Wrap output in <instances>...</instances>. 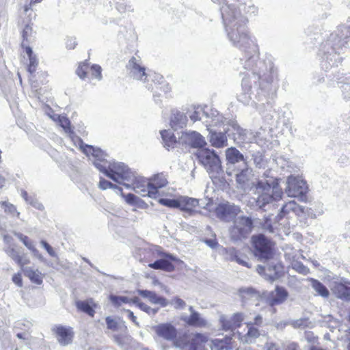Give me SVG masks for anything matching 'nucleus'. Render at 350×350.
I'll use <instances>...</instances> for the list:
<instances>
[{
  "mask_svg": "<svg viewBox=\"0 0 350 350\" xmlns=\"http://www.w3.org/2000/svg\"><path fill=\"white\" fill-rule=\"evenodd\" d=\"M116 8L120 14L133 12L134 8L131 5L126 4L124 1H118L116 4Z\"/></svg>",
  "mask_w": 350,
  "mask_h": 350,
  "instance_id": "nucleus-48",
  "label": "nucleus"
},
{
  "mask_svg": "<svg viewBox=\"0 0 350 350\" xmlns=\"http://www.w3.org/2000/svg\"><path fill=\"white\" fill-rule=\"evenodd\" d=\"M185 113L193 122L198 120H202L204 122L207 111H205L200 106L192 105L186 109Z\"/></svg>",
  "mask_w": 350,
  "mask_h": 350,
  "instance_id": "nucleus-28",
  "label": "nucleus"
},
{
  "mask_svg": "<svg viewBox=\"0 0 350 350\" xmlns=\"http://www.w3.org/2000/svg\"><path fill=\"white\" fill-rule=\"evenodd\" d=\"M22 38L21 46L24 49L27 46L26 43H29L33 40V31L31 25L27 24L25 26L22 31Z\"/></svg>",
  "mask_w": 350,
  "mask_h": 350,
  "instance_id": "nucleus-41",
  "label": "nucleus"
},
{
  "mask_svg": "<svg viewBox=\"0 0 350 350\" xmlns=\"http://www.w3.org/2000/svg\"><path fill=\"white\" fill-rule=\"evenodd\" d=\"M109 299L113 306L120 307L123 304H133L132 299L126 296H118L115 295H110Z\"/></svg>",
  "mask_w": 350,
  "mask_h": 350,
  "instance_id": "nucleus-44",
  "label": "nucleus"
},
{
  "mask_svg": "<svg viewBox=\"0 0 350 350\" xmlns=\"http://www.w3.org/2000/svg\"><path fill=\"white\" fill-rule=\"evenodd\" d=\"M152 329L157 336L166 341L173 342L174 347L180 350H205V343L207 342V337L200 333L190 336H183L177 338L178 331L174 325L170 323H162L152 327Z\"/></svg>",
  "mask_w": 350,
  "mask_h": 350,
  "instance_id": "nucleus-5",
  "label": "nucleus"
},
{
  "mask_svg": "<svg viewBox=\"0 0 350 350\" xmlns=\"http://www.w3.org/2000/svg\"><path fill=\"white\" fill-rule=\"evenodd\" d=\"M288 295V293L284 287L276 286L274 291L269 293L267 301L271 306L279 305L286 301Z\"/></svg>",
  "mask_w": 350,
  "mask_h": 350,
  "instance_id": "nucleus-19",
  "label": "nucleus"
},
{
  "mask_svg": "<svg viewBox=\"0 0 350 350\" xmlns=\"http://www.w3.org/2000/svg\"><path fill=\"white\" fill-rule=\"evenodd\" d=\"M309 281L310 282V286L318 295L321 296L323 298H327L329 297V292L328 289L321 282L313 278H310Z\"/></svg>",
  "mask_w": 350,
  "mask_h": 350,
  "instance_id": "nucleus-35",
  "label": "nucleus"
},
{
  "mask_svg": "<svg viewBox=\"0 0 350 350\" xmlns=\"http://www.w3.org/2000/svg\"><path fill=\"white\" fill-rule=\"evenodd\" d=\"M150 181H151V187L156 189L154 199H157L161 196L167 195V193H165L162 190V189L165 187L168 184L166 176L164 174L160 173L151 176Z\"/></svg>",
  "mask_w": 350,
  "mask_h": 350,
  "instance_id": "nucleus-21",
  "label": "nucleus"
},
{
  "mask_svg": "<svg viewBox=\"0 0 350 350\" xmlns=\"http://www.w3.org/2000/svg\"><path fill=\"white\" fill-rule=\"evenodd\" d=\"M333 292L338 298L350 301V286L341 283L336 284L333 288Z\"/></svg>",
  "mask_w": 350,
  "mask_h": 350,
  "instance_id": "nucleus-33",
  "label": "nucleus"
},
{
  "mask_svg": "<svg viewBox=\"0 0 350 350\" xmlns=\"http://www.w3.org/2000/svg\"><path fill=\"white\" fill-rule=\"evenodd\" d=\"M24 49L25 52L26 53L29 58V63L27 64V71L31 75H32L36 71L39 62L37 58V56L33 53L30 46H26L25 48H24Z\"/></svg>",
  "mask_w": 350,
  "mask_h": 350,
  "instance_id": "nucleus-32",
  "label": "nucleus"
},
{
  "mask_svg": "<svg viewBox=\"0 0 350 350\" xmlns=\"http://www.w3.org/2000/svg\"><path fill=\"white\" fill-rule=\"evenodd\" d=\"M196 156L211 179L217 178L222 172L221 161L215 150L202 148L198 150Z\"/></svg>",
  "mask_w": 350,
  "mask_h": 350,
  "instance_id": "nucleus-9",
  "label": "nucleus"
},
{
  "mask_svg": "<svg viewBox=\"0 0 350 350\" xmlns=\"http://www.w3.org/2000/svg\"><path fill=\"white\" fill-rule=\"evenodd\" d=\"M338 83H341L340 89L344 99L350 100V75L347 77H337Z\"/></svg>",
  "mask_w": 350,
  "mask_h": 350,
  "instance_id": "nucleus-37",
  "label": "nucleus"
},
{
  "mask_svg": "<svg viewBox=\"0 0 350 350\" xmlns=\"http://www.w3.org/2000/svg\"><path fill=\"white\" fill-rule=\"evenodd\" d=\"M245 315L243 313L237 312L234 313L232 316V323L235 326L236 329L241 325L243 321L244 320Z\"/></svg>",
  "mask_w": 350,
  "mask_h": 350,
  "instance_id": "nucleus-52",
  "label": "nucleus"
},
{
  "mask_svg": "<svg viewBox=\"0 0 350 350\" xmlns=\"http://www.w3.org/2000/svg\"><path fill=\"white\" fill-rule=\"evenodd\" d=\"M48 116L51 119H52L53 121L58 122L59 120L60 119L61 116L60 115L55 114L53 112L51 108L49 109V111L46 112Z\"/></svg>",
  "mask_w": 350,
  "mask_h": 350,
  "instance_id": "nucleus-61",
  "label": "nucleus"
},
{
  "mask_svg": "<svg viewBox=\"0 0 350 350\" xmlns=\"http://www.w3.org/2000/svg\"><path fill=\"white\" fill-rule=\"evenodd\" d=\"M200 200V203H199V205L198 206V207H200V208H204V209H209V206L210 205L213 203V200L210 198L208 199H202V200Z\"/></svg>",
  "mask_w": 350,
  "mask_h": 350,
  "instance_id": "nucleus-57",
  "label": "nucleus"
},
{
  "mask_svg": "<svg viewBox=\"0 0 350 350\" xmlns=\"http://www.w3.org/2000/svg\"><path fill=\"white\" fill-rule=\"evenodd\" d=\"M40 245L46 250L49 256L55 258L57 257V254L55 252L54 249L46 241L42 240L40 241Z\"/></svg>",
  "mask_w": 350,
  "mask_h": 350,
  "instance_id": "nucleus-55",
  "label": "nucleus"
},
{
  "mask_svg": "<svg viewBox=\"0 0 350 350\" xmlns=\"http://www.w3.org/2000/svg\"><path fill=\"white\" fill-rule=\"evenodd\" d=\"M38 210H43L44 206L33 196H30L27 202Z\"/></svg>",
  "mask_w": 350,
  "mask_h": 350,
  "instance_id": "nucleus-56",
  "label": "nucleus"
},
{
  "mask_svg": "<svg viewBox=\"0 0 350 350\" xmlns=\"http://www.w3.org/2000/svg\"><path fill=\"white\" fill-rule=\"evenodd\" d=\"M42 0H29V3L28 4L25 5L24 11L27 13L29 10H31V6L36 3L41 2Z\"/></svg>",
  "mask_w": 350,
  "mask_h": 350,
  "instance_id": "nucleus-62",
  "label": "nucleus"
},
{
  "mask_svg": "<svg viewBox=\"0 0 350 350\" xmlns=\"http://www.w3.org/2000/svg\"><path fill=\"white\" fill-rule=\"evenodd\" d=\"M220 10L227 38L234 47L243 52L240 63L247 71L242 79L243 93L238 96L239 101L247 105L252 100L251 95L254 94L262 105L270 104L276 93L273 81L278 77V69L271 55L259 58L256 40L247 27V16H256L258 8L249 1L224 4Z\"/></svg>",
  "mask_w": 350,
  "mask_h": 350,
  "instance_id": "nucleus-1",
  "label": "nucleus"
},
{
  "mask_svg": "<svg viewBox=\"0 0 350 350\" xmlns=\"http://www.w3.org/2000/svg\"><path fill=\"white\" fill-rule=\"evenodd\" d=\"M59 126L64 129L65 133L69 135L71 138H73L74 133L70 127V122L66 117L62 116L58 121Z\"/></svg>",
  "mask_w": 350,
  "mask_h": 350,
  "instance_id": "nucleus-47",
  "label": "nucleus"
},
{
  "mask_svg": "<svg viewBox=\"0 0 350 350\" xmlns=\"http://www.w3.org/2000/svg\"><path fill=\"white\" fill-rule=\"evenodd\" d=\"M129 180L125 183L124 187L131 189L142 197L155 198L156 189L151 187L150 178H145L133 173Z\"/></svg>",
  "mask_w": 350,
  "mask_h": 350,
  "instance_id": "nucleus-10",
  "label": "nucleus"
},
{
  "mask_svg": "<svg viewBox=\"0 0 350 350\" xmlns=\"http://www.w3.org/2000/svg\"><path fill=\"white\" fill-rule=\"evenodd\" d=\"M126 68L129 77L144 83L146 88L153 92L154 98L159 95L160 92L167 93L170 90L162 75L152 72H146L139 57H132Z\"/></svg>",
  "mask_w": 350,
  "mask_h": 350,
  "instance_id": "nucleus-6",
  "label": "nucleus"
},
{
  "mask_svg": "<svg viewBox=\"0 0 350 350\" xmlns=\"http://www.w3.org/2000/svg\"><path fill=\"white\" fill-rule=\"evenodd\" d=\"M265 348V350H279L278 346L273 342H267Z\"/></svg>",
  "mask_w": 350,
  "mask_h": 350,
  "instance_id": "nucleus-64",
  "label": "nucleus"
},
{
  "mask_svg": "<svg viewBox=\"0 0 350 350\" xmlns=\"http://www.w3.org/2000/svg\"><path fill=\"white\" fill-rule=\"evenodd\" d=\"M5 253L12 258L21 269L25 265L29 263V260L25 254L21 255L19 252L16 249L15 245H5L3 247Z\"/></svg>",
  "mask_w": 350,
  "mask_h": 350,
  "instance_id": "nucleus-22",
  "label": "nucleus"
},
{
  "mask_svg": "<svg viewBox=\"0 0 350 350\" xmlns=\"http://www.w3.org/2000/svg\"><path fill=\"white\" fill-rule=\"evenodd\" d=\"M219 322L222 329L225 331L234 332L236 329L235 326L232 323V317H228L226 315H221Z\"/></svg>",
  "mask_w": 350,
  "mask_h": 350,
  "instance_id": "nucleus-45",
  "label": "nucleus"
},
{
  "mask_svg": "<svg viewBox=\"0 0 350 350\" xmlns=\"http://www.w3.org/2000/svg\"><path fill=\"white\" fill-rule=\"evenodd\" d=\"M22 243L25 245V247L29 250L34 257L39 259L41 261H44V258L43 256L39 252V251L36 248L33 242L29 239L27 236H25Z\"/></svg>",
  "mask_w": 350,
  "mask_h": 350,
  "instance_id": "nucleus-42",
  "label": "nucleus"
},
{
  "mask_svg": "<svg viewBox=\"0 0 350 350\" xmlns=\"http://www.w3.org/2000/svg\"><path fill=\"white\" fill-rule=\"evenodd\" d=\"M99 187L104 190L108 188H111L115 191H122V189L120 187L112 184L111 182L104 178H100L99 182Z\"/></svg>",
  "mask_w": 350,
  "mask_h": 350,
  "instance_id": "nucleus-50",
  "label": "nucleus"
},
{
  "mask_svg": "<svg viewBox=\"0 0 350 350\" xmlns=\"http://www.w3.org/2000/svg\"><path fill=\"white\" fill-rule=\"evenodd\" d=\"M239 293L243 304L255 301L260 298L259 293L252 288H241Z\"/></svg>",
  "mask_w": 350,
  "mask_h": 350,
  "instance_id": "nucleus-31",
  "label": "nucleus"
},
{
  "mask_svg": "<svg viewBox=\"0 0 350 350\" xmlns=\"http://www.w3.org/2000/svg\"><path fill=\"white\" fill-rule=\"evenodd\" d=\"M293 267L297 271L304 275H306L309 273V269L299 262H295L293 264Z\"/></svg>",
  "mask_w": 350,
  "mask_h": 350,
  "instance_id": "nucleus-54",
  "label": "nucleus"
},
{
  "mask_svg": "<svg viewBox=\"0 0 350 350\" xmlns=\"http://www.w3.org/2000/svg\"><path fill=\"white\" fill-rule=\"evenodd\" d=\"M173 301H174V307L176 309L184 308L185 306H186V303L183 299H181L178 297L174 298Z\"/></svg>",
  "mask_w": 350,
  "mask_h": 350,
  "instance_id": "nucleus-58",
  "label": "nucleus"
},
{
  "mask_svg": "<svg viewBox=\"0 0 350 350\" xmlns=\"http://www.w3.org/2000/svg\"><path fill=\"white\" fill-rule=\"evenodd\" d=\"M348 22H350L349 18ZM350 38V25H342L330 33L319 48L320 65L323 70L327 71L337 67L342 62L341 54Z\"/></svg>",
  "mask_w": 350,
  "mask_h": 350,
  "instance_id": "nucleus-3",
  "label": "nucleus"
},
{
  "mask_svg": "<svg viewBox=\"0 0 350 350\" xmlns=\"http://www.w3.org/2000/svg\"><path fill=\"white\" fill-rule=\"evenodd\" d=\"M125 200L129 204H134L136 202L137 196L133 193H128L124 197Z\"/></svg>",
  "mask_w": 350,
  "mask_h": 350,
  "instance_id": "nucleus-60",
  "label": "nucleus"
},
{
  "mask_svg": "<svg viewBox=\"0 0 350 350\" xmlns=\"http://www.w3.org/2000/svg\"><path fill=\"white\" fill-rule=\"evenodd\" d=\"M204 124L209 131L214 130L213 127H222L226 133L230 132L231 129L236 131L233 133L234 141L249 140L246 137L247 132L241 128L235 120H227L216 109H211L208 111H207Z\"/></svg>",
  "mask_w": 350,
  "mask_h": 350,
  "instance_id": "nucleus-7",
  "label": "nucleus"
},
{
  "mask_svg": "<svg viewBox=\"0 0 350 350\" xmlns=\"http://www.w3.org/2000/svg\"><path fill=\"white\" fill-rule=\"evenodd\" d=\"M164 146L167 148H174L178 143L176 137L170 130H163L160 131Z\"/></svg>",
  "mask_w": 350,
  "mask_h": 350,
  "instance_id": "nucleus-36",
  "label": "nucleus"
},
{
  "mask_svg": "<svg viewBox=\"0 0 350 350\" xmlns=\"http://www.w3.org/2000/svg\"><path fill=\"white\" fill-rule=\"evenodd\" d=\"M253 221L248 217H239L234 221V226L230 230V234L232 239L238 241L242 238L247 237L252 232Z\"/></svg>",
  "mask_w": 350,
  "mask_h": 350,
  "instance_id": "nucleus-12",
  "label": "nucleus"
},
{
  "mask_svg": "<svg viewBox=\"0 0 350 350\" xmlns=\"http://www.w3.org/2000/svg\"><path fill=\"white\" fill-rule=\"evenodd\" d=\"M105 321H106L107 329L112 330V331L118 330V323L115 319L109 316V317H106Z\"/></svg>",
  "mask_w": 350,
  "mask_h": 350,
  "instance_id": "nucleus-53",
  "label": "nucleus"
},
{
  "mask_svg": "<svg viewBox=\"0 0 350 350\" xmlns=\"http://www.w3.org/2000/svg\"><path fill=\"white\" fill-rule=\"evenodd\" d=\"M238 206L229 202L221 203L215 208L217 217L222 221H230L240 213Z\"/></svg>",
  "mask_w": 350,
  "mask_h": 350,
  "instance_id": "nucleus-14",
  "label": "nucleus"
},
{
  "mask_svg": "<svg viewBox=\"0 0 350 350\" xmlns=\"http://www.w3.org/2000/svg\"><path fill=\"white\" fill-rule=\"evenodd\" d=\"M76 306L79 310L88 314V315L91 317L94 315L95 311L88 302L85 301H79L76 303Z\"/></svg>",
  "mask_w": 350,
  "mask_h": 350,
  "instance_id": "nucleus-46",
  "label": "nucleus"
},
{
  "mask_svg": "<svg viewBox=\"0 0 350 350\" xmlns=\"http://www.w3.org/2000/svg\"><path fill=\"white\" fill-rule=\"evenodd\" d=\"M246 327L247 328L246 334H242L237 332L238 338L243 343H252L260 336V330L256 326H254L252 322L246 323Z\"/></svg>",
  "mask_w": 350,
  "mask_h": 350,
  "instance_id": "nucleus-23",
  "label": "nucleus"
},
{
  "mask_svg": "<svg viewBox=\"0 0 350 350\" xmlns=\"http://www.w3.org/2000/svg\"><path fill=\"white\" fill-rule=\"evenodd\" d=\"M226 157L227 161L232 163L235 164L240 161H243L245 165H247V161L244 156L236 148H229L226 150Z\"/></svg>",
  "mask_w": 350,
  "mask_h": 350,
  "instance_id": "nucleus-30",
  "label": "nucleus"
},
{
  "mask_svg": "<svg viewBox=\"0 0 350 350\" xmlns=\"http://www.w3.org/2000/svg\"><path fill=\"white\" fill-rule=\"evenodd\" d=\"M102 68L98 64H93L90 66L88 62L80 63L76 70V73L81 79H85L90 75V79L100 81L102 77Z\"/></svg>",
  "mask_w": 350,
  "mask_h": 350,
  "instance_id": "nucleus-13",
  "label": "nucleus"
},
{
  "mask_svg": "<svg viewBox=\"0 0 350 350\" xmlns=\"http://www.w3.org/2000/svg\"><path fill=\"white\" fill-rule=\"evenodd\" d=\"M308 190V185L304 180L294 176L288 177L285 193L288 197L297 198L301 201H306Z\"/></svg>",
  "mask_w": 350,
  "mask_h": 350,
  "instance_id": "nucleus-11",
  "label": "nucleus"
},
{
  "mask_svg": "<svg viewBox=\"0 0 350 350\" xmlns=\"http://www.w3.org/2000/svg\"><path fill=\"white\" fill-rule=\"evenodd\" d=\"M188 121L185 110L173 109L171 111L170 124L174 130H178L186 126Z\"/></svg>",
  "mask_w": 350,
  "mask_h": 350,
  "instance_id": "nucleus-20",
  "label": "nucleus"
},
{
  "mask_svg": "<svg viewBox=\"0 0 350 350\" xmlns=\"http://www.w3.org/2000/svg\"><path fill=\"white\" fill-rule=\"evenodd\" d=\"M232 338L226 336L223 339L216 338L208 344L211 350H232Z\"/></svg>",
  "mask_w": 350,
  "mask_h": 350,
  "instance_id": "nucleus-29",
  "label": "nucleus"
},
{
  "mask_svg": "<svg viewBox=\"0 0 350 350\" xmlns=\"http://www.w3.org/2000/svg\"><path fill=\"white\" fill-rule=\"evenodd\" d=\"M66 45L68 49H73L77 45L76 39L73 38H68L66 40Z\"/></svg>",
  "mask_w": 350,
  "mask_h": 350,
  "instance_id": "nucleus-59",
  "label": "nucleus"
},
{
  "mask_svg": "<svg viewBox=\"0 0 350 350\" xmlns=\"http://www.w3.org/2000/svg\"><path fill=\"white\" fill-rule=\"evenodd\" d=\"M58 342L62 346H66L72 341L74 333L70 327L57 325L53 328Z\"/></svg>",
  "mask_w": 350,
  "mask_h": 350,
  "instance_id": "nucleus-17",
  "label": "nucleus"
},
{
  "mask_svg": "<svg viewBox=\"0 0 350 350\" xmlns=\"http://www.w3.org/2000/svg\"><path fill=\"white\" fill-rule=\"evenodd\" d=\"M12 281L14 284H16L18 286H22V278L21 275L19 273L14 274L12 277Z\"/></svg>",
  "mask_w": 350,
  "mask_h": 350,
  "instance_id": "nucleus-63",
  "label": "nucleus"
},
{
  "mask_svg": "<svg viewBox=\"0 0 350 350\" xmlns=\"http://www.w3.org/2000/svg\"><path fill=\"white\" fill-rule=\"evenodd\" d=\"M233 133H236L231 129V131L228 133L223 131H217L216 130H211L209 131V141L211 145L215 148H220L224 146H226L228 143L227 135L228 137L232 136L233 137Z\"/></svg>",
  "mask_w": 350,
  "mask_h": 350,
  "instance_id": "nucleus-16",
  "label": "nucleus"
},
{
  "mask_svg": "<svg viewBox=\"0 0 350 350\" xmlns=\"http://www.w3.org/2000/svg\"><path fill=\"white\" fill-rule=\"evenodd\" d=\"M137 293L143 297L148 299V300L154 304H159L163 307L167 306L168 302L163 297L159 296L156 293L148 290H138Z\"/></svg>",
  "mask_w": 350,
  "mask_h": 350,
  "instance_id": "nucleus-27",
  "label": "nucleus"
},
{
  "mask_svg": "<svg viewBox=\"0 0 350 350\" xmlns=\"http://www.w3.org/2000/svg\"><path fill=\"white\" fill-rule=\"evenodd\" d=\"M323 205L320 202L314 203L312 205V206L309 208H307L305 211L304 214H307L309 217L312 218H317L319 216L323 215Z\"/></svg>",
  "mask_w": 350,
  "mask_h": 350,
  "instance_id": "nucleus-40",
  "label": "nucleus"
},
{
  "mask_svg": "<svg viewBox=\"0 0 350 350\" xmlns=\"http://www.w3.org/2000/svg\"><path fill=\"white\" fill-rule=\"evenodd\" d=\"M252 176V170L248 167L247 165H245L244 168L236 174V180L241 188L247 189L250 186V182Z\"/></svg>",
  "mask_w": 350,
  "mask_h": 350,
  "instance_id": "nucleus-26",
  "label": "nucleus"
},
{
  "mask_svg": "<svg viewBox=\"0 0 350 350\" xmlns=\"http://www.w3.org/2000/svg\"><path fill=\"white\" fill-rule=\"evenodd\" d=\"M132 303L136 305L140 310L150 315H154L159 310V308H152L146 304L140 301L139 298L137 297L133 298Z\"/></svg>",
  "mask_w": 350,
  "mask_h": 350,
  "instance_id": "nucleus-43",
  "label": "nucleus"
},
{
  "mask_svg": "<svg viewBox=\"0 0 350 350\" xmlns=\"http://www.w3.org/2000/svg\"><path fill=\"white\" fill-rule=\"evenodd\" d=\"M1 208L5 214L11 217L19 218L20 212L16 209V207L8 201H2L0 202Z\"/></svg>",
  "mask_w": 350,
  "mask_h": 350,
  "instance_id": "nucleus-39",
  "label": "nucleus"
},
{
  "mask_svg": "<svg viewBox=\"0 0 350 350\" xmlns=\"http://www.w3.org/2000/svg\"><path fill=\"white\" fill-rule=\"evenodd\" d=\"M179 144H186L192 147H202L205 144L204 137L196 131H185L179 137Z\"/></svg>",
  "mask_w": 350,
  "mask_h": 350,
  "instance_id": "nucleus-15",
  "label": "nucleus"
},
{
  "mask_svg": "<svg viewBox=\"0 0 350 350\" xmlns=\"http://www.w3.org/2000/svg\"><path fill=\"white\" fill-rule=\"evenodd\" d=\"M305 213L304 207L297 204L294 200L289 201L283 205L278 217L282 219L284 217H291V214H294L298 217L302 216Z\"/></svg>",
  "mask_w": 350,
  "mask_h": 350,
  "instance_id": "nucleus-18",
  "label": "nucleus"
},
{
  "mask_svg": "<svg viewBox=\"0 0 350 350\" xmlns=\"http://www.w3.org/2000/svg\"><path fill=\"white\" fill-rule=\"evenodd\" d=\"M149 267L154 269H161L169 272L172 271L174 269V266L165 259L157 260L153 263L149 264Z\"/></svg>",
  "mask_w": 350,
  "mask_h": 350,
  "instance_id": "nucleus-38",
  "label": "nucleus"
},
{
  "mask_svg": "<svg viewBox=\"0 0 350 350\" xmlns=\"http://www.w3.org/2000/svg\"><path fill=\"white\" fill-rule=\"evenodd\" d=\"M254 195L256 206L262 208L273 202L280 200L283 191L277 179L273 180L271 183L267 180H258L254 185Z\"/></svg>",
  "mask_w": 350,
  "mask_h": 350,
  "instance_id": "nucleus-8",
  "label": "nucleus"
},
{
  "mask_svg": "<svg viewBox=\"0 0 350 350\" xmlns=\"http://www.w3.org/2000/svg\"><path fill=\"white\" fill-rule=\"evenodd\" d=\"M74 142L101 173L115 182L124 186L131 177L133 172L123 163L108 159V155L101 149L86 144L79 138Z\"/></svg>",
  "mask_w": 350,
  "mask_h": 350,
  "instance_id": "nucleus-2",
  "label": "nucleus"
},
{
  "mask_svg": "<svg viewBox=\"0 0 350 350\" xmlns=\"http://www.w3.org/2000/svg\"><path fill=\"white\" fill-rule=\"evenodd\" d=\"M191 314L189 317H183L181 319L191 326L203 327L207 325V321L203 319L200 313L195 311L192 306L189 308Z\"/></svg>",
  "mask_w": 350,
  "mask_h": 350,
  "instance_id": "nucleus-25",
  "label": "nucleus"
},
{
  "mask_svg": "<svg viewBox=\"0 0 350 350\" xmlns=\"http://www.w3.org/2000/svg\"><path fill=\"white\" fill-rule=\"evenodd\" d=\"M159 202L167 207L179 208V198L178 199L159 198Z\"/></svg>",
  "mask_w": 350,
  "mask_h": 350,
  "instance_id": "nucleus-49",
  "label": "nucleus"
},
{
  "mask_svg": "<svg viewBox=\"0 0 350 350\" xmlns=\"http://www.w3.org/2000/svg\"><path fill=\"white\" fill-rule=\"evenodd\" d=\"M21 269L25 276L28 277L32 282L36 284H41L42 283L43 275L38 269L34 270L31 267H25V266Z\"/></svg>",
  "mask_w": 350,
  "mask_h": 350,
  "instance_id": "nucleus-34",
  "label": "nucleus"
},
{
  "mask_svg": "<svg viewBox=\"0 0 350 350\" xmlns=\"http://www.w3.org/2000/svg\"><path fill=\"white\" fill-rule=\"evenodd\" d=\"M200 200L197 198L188 196H180L179 198V208L193 215L196 213H201L196 210L199 205Z\"/></svg>",
  "mask_w": 350,
  "mask_h": 350,
  "instance_id": "nucleus-24",
  "label": "nucleus"
},
{
  "mask_svg": "<svg viewBox=\"0 0 350 350\" xmlns=\"http://www.w3.org/2000/svg\"><path fill=\"white\" fill-rule=\"evenodd\" d=\"M244 130L247 132L246 137L247 138H249V140L247 139L245 141L247 142H252V141L262 142V141L265 140V139H266L265 135L262 136L261 131L256 132L255 135H254L253 137H251L250 135H252V133L245 129H244Z\"/></svg>",
  "mask_w": 350,
  "mask_h": 350,
  "instance_id": "nucleus-51",
  "label": "nucleus"
},
{
  "mask_svg": "<svg viewBox=\"0 0 350 350\" xmlns=\"http://www.w3.org/2000/svg\"><path fill=\"white\" fill-rule=\"evenodd\" d=\"M254 256L262 262H268L265 265H258L257 271L267 280L273 282L278 279L282 273V266L276 259L273 258V252L271 243L264 235L252 237Z\"/></svg>",
  "mask_w": 350,
  "mask_h": 350,
  "instance_id": "nucleus-4",
  "label": "nucleus"
}]
</instances>
